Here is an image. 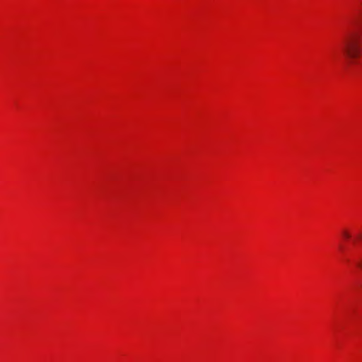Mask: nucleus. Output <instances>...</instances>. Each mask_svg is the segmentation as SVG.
<instances>
[{"label": "nucleus", "mask_w": 362, "mask_h": 362, "mask_svg": "<svg viewBox=\"0 0 362 362\" xmlns=\"http://www.w3.org/2000/svg\"><path fill=\"white\" fill-rule=\"evenodd\" d=\"M341 52L349 65L357 63L362 54V17L356 16L340 45Z\"/></svg>", "instance_id": "nucleus-1"}, {"label": "nucleus", "mask_w": 362, "mask_h": 362, "mask_svg": "<svg viewBox=\"0 0 362 362\" xmlns=\"http://www.w3.org/2000/svg\"><path fill=\"white\" fill-rule=\"evenodd\" d=\"M343 235L345 238H349L351 236L350 234L346 230L343 231Z\"/></svg>", "instance_id": "nucleus-2"}, {"label": "nucleus", "mask_w": 362, "mask_h": 362, "mask_svg": "<svg viewBox=\"0 0 362 362\" xmlns=\"http://www.w3.org/2000/svg\"><path fill=\"white\" fill-rule=\"evenodd\" d=\"M357 265H358L359 267H361V268H362V262H361V261H359V262L357 263Z\"/></svg>", "instance_id": "nucleus-3"}]
</instances>
